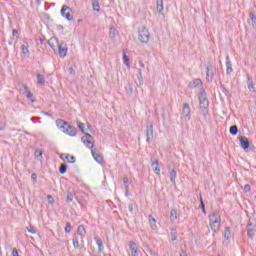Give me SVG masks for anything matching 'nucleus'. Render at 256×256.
Wrapping results in <instances>:
<instances>
[{"instance_id": "nucleus-1", "label": "nucleus", "mask_w": 256, "mask_h": 256, "mask_svg": "<svg viewBox=\"0 0 256 256\" xmlns=\"http://www.w3.org/2000/svg\"><path fill=\"white\" fill-rule=\"evenodd\" d=\"M92 137L93 136H91V134L86 133V136L81 137V141L82 143H84V145H86V147H88V149L91 150L92 157H94L95 161L97 163H101L103 161V158L101 157V154L97 153V149L94 148L95 142L91 141Z\"/></svg>"}, {"instance_id": "nucleus-2", "label": "nucleus", "mask_w": 256, "mask_h": 256, "mask_svg": "<svg viewBox=\"0 0 256 256\" xmlns=\"http://www.w3.org/2000/svg\"><path fill=\"white\" fill-rule=\"evenodd\" d=\"M200 105V114L203 115L205 121H207V115H209V100L207 99V92L204 89L200 91L198 96Z\"/></svg>"}, {"instance_id": "nucleus-3", "label": "nucleus", "mask_w": 256, "mask_h": 256, "mask_svg": "<svg viewBox=\"0 0 256 256\" xmlns=\"http://www.w3.org/2000/svg\"><path fill=\"white\" fill-rule=\"evenodd\" d=\"M56 126L62 133H66V135H69L70 137H75L77 135V129L63 119H57L56 120Z\"/></svg>"}, {"instance_id": "nucleus-4", "label": "nucleus", "mask_w": 256, "mask_h": 256, "mask_svg": "<svg viewBox=\"0 0 256 256\" xmlns=\"http://www.w3.org/2000/svg\"><path fill=\"white\" fill-rule=\"evenodd\" d=\"M209 221L210 229L213 231V233H217L219 231V227H221V215L214 212L213 214L209 215Z\"/></svg>"}, {"instance_id": "nucleus-5", "label": "nucleus", "mask_w": 256, "mask_h": 256, "mask_svg": "<svg viewBox=\"0 0 256 256\" xmlns=\"http://www.w3.org/2000/svg\"><path fill=\"white\" fill-rule=\"evenodd\" d=\"M138 39L141 43H149V39H151V33H149V29L147 27H143L138 31Z\"/></svg>"}, {"instance_id": "nucleus-6", "label": "nucleus", "mask_w": 256, "mask_h": 256, "mask_svg": "<svg viewBox=\"0 0 256 256\" xmlns=\"http://www.w3.org/2000/svg\"><path fill=\"white\" fill-rule=\"evenodd\" d=\"M62 17H65V19H67V21H73V10L71 9V7L67 6V5H63L60 11Z\"/></svg>"}, {"instance_id": "nucleus-7", "label": "nucleus", "mask_w": 256, "mask_h": 256, "mask_svg": "<svg viewBox=\"0 0 256 256\" xmlns=\"http://www.w3.org/2000/svg\"><path fill=\"white\" fill-rule=\"evenodd\" d=\"M182 115L185 121H191V106H189V103L183 104Z\"/></svg>"}, {"instance_id": "nucleus-8", "label": "nucleus", "mask_w": 256, "mask_h": 256, "mask_svg": "<svg viewBox=\"0 0 256 256\" xmlns=\"http://www.w3.org/2000/svg\"><path fill=\"white\" fill-rule=\"evenodd\" d=\"M146 141L147 143H151V141H153V123L146 126Z\"/></svg>"}, {"instance_id": "nucleus-9", "label": "nucleus", "mask_w": 256, "mask_h": 256, "mask_svg": "<svg viewBox=\"0 0 256 256\" xmlns=\"http://www.w3.org/2000/svg\"><path fill=\"white\" fill-rule=\"evenodd\" d=\"M188 87L189 89H197V87H203V81H201L199 78H196L188 84Z\"/></svg>"}, {"instance_id": "nucleus-10", "label": "nucleus", "mask_w": 256, "mask_h": 256, "mask_svg": "<svg viewBox=\"0 0 256 256\" xmlns=\"http://www.w3.org/2000/svg\"><path fill=\"white\" fill-rule=\"evenodd\" d=\"M213 77H215V73L213 72V67L206 66V79L208 83H211V81H213Z\"/></svg>"}, {"instance_id": "nucleus-11", "label": "nucleus", "mask_w": 256, "mask_h": 256, "mask_svg": "<svg viewBox=\"0 0 256 256\" xmlns=\"http://www.w3.org/2000/svg\"><path fill=\"white\" fill-rule=\"evenodd\" d=\"M239 141H240V146L242 147V149L247 150L249 148L250 143H249L248 137L240 136Z\"/></svg>"}, {"instance_id": "nucleus-12", "label": "nucleus", "mask_w": 256, "mask_h": 256, "mask_svg": "<svg viewBox=\"0 0 256 256\" xmlns=\"http://www.w3.org/2000/svg\"><path fill=\"white\" fill-rule=\"evenodd\" d=\"M129 245L131 256H139V248L137 247V243H135L134 241H130Z\"/></svg>"}, {"instance_id": "nucleus-13", "label": "nucleus", "mask_w": 256, "mask_h": 256, "mask_svg": "<svg viewBox=\"0 0 256 256\" xmlns=\"http://www.w3.org/2000/svg\"><path fill=\"white\" fill-rule=\"evenodd\" d=\"M58 51H59L60 57H66L67 51H68L67 44H64V43L58 44Z\"/></svg>"}, {"instance_id": "nucleus-14", "label": "nucleus", "mask_w": 256, "mask_h": 256, "mask_svg": "<svg viewBox=\"0 0 256 256\" xmlns=\"http://www.w3.org/2000/svg\"><path fill=\"white\" fill-rule=\"evenodd\" d=\"M226 73L227 75L233 73V64L231 63V60H229V56L226 57Z\"/></svg>"}, {"instance_id": "nucleus-15", "label": "nucleus", "mask_w": 256, "mask_h": 256, "mask_svg": "<svg viewBox=\"0 0 256 256\" xmlns=\"http://www.w3.org/2000/svg\"><path fill=\"white\" fill-rule=\"evenodd\" d=\"M151 167L156 175H159V173H161V168H159V160L152 161Z\"/></svg>"}, {"instance_id": "nucleus-16", "label": "nucleus", "mask_w": 256, "mask_h": 256, "mask_svg": "<svg viewBox=\"0 0 256 256\" xmlns=\"http://www.w3.org/2000/svg\"><path fill=\"white\" fill-rule=\"evenodd\" d=\"M156 10L160 15H163V11H164L163 0H156Z\"/></svg>"}, {"instance_id": "nucleus-17", "label": "nucleus", "mask_w": 256, "mask_h": 256, "mask_svg": "<svg viewBox=\"0 0 256 256\" xmlns=\"http://www.w3.org/2000/svg\"><path fill=\"white\" fill-rule=\"evenodd\" d=\"M20 86L23 87V89H24L23 94L26 95L27 99H32L33 94L31 93V91H29V87H27V85H25V84H21Z\"/></svg>"}, {"instance_id": "nucleus-18", "label": "nucleus", "mask_w": 256, "mask_h": 256, "mask_svg": "<svg viewBox=\"0 0 256 256\" xmlns=\"http://www.w3.org/2000/svg\"><path fill=\"white\" fill-rule=\"evenodd\" d=\"M77 235H80L81 239L87 235V231L85 230V226L79 225L77 230Z\"/></svg>"}, {"instance_id": "nucleus-19", "label": "nucleus", "mask_w": 256, "mask_h": 256, "mask_svg": "<svg viewBox=\"0 0 256 256\" xmlns=\"http://www.w3.org/2000/svg\"><path fill=\"white\" fill-rule=\"evenodd\" d=\"M59 44V40H57V38L52 37L48 40V45H50L51 49H53V51H55V45Z\"/></svg>"}, {"instance_id": "nucleus-20", "label": "nucleus", "mask_w": 256, "mask_h": 256, "mask_svg": "<svg viewBox=\"0 0 256 256\" xmlns=\"http://www.w3.org/2000/svg\"><path fill=\"white\" fill-rule=\"evenodd\" d=\"M247 85H248L249 91H251V93H255V86H253V80H251V77L249 76V74L247 75Z\"/></svg>"}, {"instance_id": "nucleus-21", "label": "nucleus", "mask_w": 256, "mask_h": 256, "mask_svg": "<svg viewBox=\"0 0 256 256\" xmlns=\"http://www.w3.org/2000/svg\"><path fill=\"white\" fill-rule=\"evenodd\" d=\"M22 49V53L25 57H29V44L27 42H25L24 44H22L21 46Z\"/></svg>"}, {"instance_id": "nucleus-22", "label": "nucleus", "mask_w": 256, "mask_h": 256, "mask_svg": "<svg viewBox=\"0 0 256 256\" xmlns=\"http://www.w3.org/2000/svg\"><path fill=\"white\" fill-rule=\"evenodd\" d=\"M249 17H250V25H252L253 29H256V16L253 12H250L249 14Z\"/></svg>"}, {"instance_id": "nucleus-23", "label": "nucleus", "mask_w": 256, "mask_h": 256, "mask_svg": "<svg viewBox=\"0 0 256 256\" xmlns=\"http://www.w3.org/2000/svg\"><path fill=\"white\" fill-rule=\"evenodd\" d=\"M170 181L175 185V179H177V171L175 169H170Z\"/></svg>"}, {"instance_id": "nucleus-24", "label": "nucleus", "mask_w": 256, "mask_h": 256, "mask_svg": "<svg viewBox=\"0 0 256 256\" xmlns=\"http://www.w3.org/2000/svg\"><path fill=\"white\" fill-rule=\"evenodd\" d=\"M123 183H124V189L126 191L125 195L128 196L129 195V178H127V176H124Z\"/></svg>"}, {"instance_id": "nucleus-25", "label": "nucleus", "mask_w": 256, "mask_h": 256, "mask_svg": "<svg viewBox=\"0 0 256 256\" xmlns=\"http://www.w3.org/2000/svg\"><path fill=\"white\" fill-rule=\"evenodd\" d=\"M123 61L126 67L128 69H131V64L129 63V56H127V53L125 52V50H123Z\"/></svg>"}, {"instance_id": "nucleus-26", "label": "nucleus", "mask_w": 256, "mask_h": 256, "mask_svg": "<svg viewBox=\"0 0 256 256\" xmlns=\"http://www.w3.org/2000/svg\"><path fill=\"white\" fill-rule=\"evenodd\" d=\"M63 157L67 160L68 163L75 162V156H72L70 154H62L61 159H63Z\"/></svg>"}, {"instance_id": "nucleus-27", "label": "nucleus", "mask_w": 256, "mask_h": 256, "mask_svg": "<svg viewBox=\"0 0 256 256\" xmlns=\"http://www.w3.org/2000/svg\"><path fill=\"white\" fill-rule=\"evenodd\" d=\"M92 7L94 11H101V6L99 5V0H91Z\"/></svg>"}, {"instance_id": "nucleus-28", "label": "nucleus", "mask_w": 256, "mask_h": 256, "mask_svg": "<svg viewBox=\"0 0 256 256\" xmlns=\"http://www.w3.org/2000/svg\"><path fill=\"white\" fill-rule=\"evenodd\" d=\"M255 233H256V230L251 228V224H249L248 226V232H247V235L250 239H253V237H255Z\"/></svg>"}, {"instance_id": "nucleus-29", "label": "nucleus", "mask_w": 256, "mask_h": 256, "mask_svg": "<svg viewBox=\"0 0 256 256\" xmlns=\"http://www.w3.org/2000/svg\"><path fill=\"white\" fill-rule=\"evenodd\" d=\"M137 79L139 81L138 85L141 87V85H143V72L141 69H138Z\"/></svg>"}, {"instance_id": "nucleus-30", "label": "nucleus", "mask_w": 256, "mask_h": 256, "mask_svg": "<svg viewBox=\"0 0 256 256\" xmlns=\"http://www.w3.org/2000/svg\"><path fill=\"white\" fill-rule=\"evenodd\" d=\"M239 133V128L237 125L230 126V135H237Z\"/></svg>"}, {"instance_id": "nucleus-31", "label": "nucleus", "mask_w": 256, "mask_h": 256, "mask_svg": "<svg viewBox=\"0 0 256 256\" xmlns=\"http://www.w3.org/2000/svg\"><path fill=\"white\" fill-rule=\"evenodd\" d=\"M38 85H45V76L41 74H37Z\"/></svg>"}, {"instance_id": "nucleus-32", "label": "nucleus", "mask_w": 256, "mask_h": 256, "mask_svg": "<svg viewBox=\"0 0 256 256\" xmlns=\"http://www.w3.org/2000/svg\"><path fill=\"white\" fill-rule=\"evenodd\" d=\"M59 173L65 175L67 173V164L62 163L59 167Z\"/></svg>"}, {"instance_id": "nucleus-33", "label": "nucleus", "mask_w": 256, "mask_h": 256, "mask_svg": "<svg viewBox=\"0 0 256 256\" xmlns=\"http://www.w3.org/2000/svg\"><path fill=\"white\" fill-rule=\"evenodd\" d=\"M72 243L75 249H79V238L77 237V235L73 236Z\"/></svg>"}, {"instance_id": "nucleus-34", "label": "nucleus", "mask_w": 256, "mask_h": 256, "mask_svg": "<svg viewBox=\"0 0 256 256\" xmlns=\"http://www.w3.org/2000/svg\"><path fill=\"white\" fill-rule=\"evenodd\" d=\"M231 238V228L226 227L224 232V239L229 240Z\"/></svg>"}, {"instance_id": "nucleus-35", "label": "nucleus", "mask_w": 256, "mask_h": 256, "mask_svg": "<svg viewBox=\"0 0 256 256\" xmlns=\"http://www.w3.org/2000/svg\"><path fill=\"white\" fill-rule=\"evenodd\" d=\"M170 219H171V221H175V219H177V210H175V209L171 210Z\"/></svg>"}, {"instance_id": "nucleus-36", "label": "nucleus", "mask_w": 256, "mask_h": 256, "mask_svg": "<svg viewBox=\"0 0 256 256\" xmlns=\"http://www.w3.org/2000/svg\"><path fill=\"white\" fill-rule=\"evenodd\" d=\"M170 235L172 241H177V230L171 229Z\"/></svg>"}, {"instance_id": "nucleus-37", "label": "nucleus", "mask_w": 256, "mask_h": 256, "mask_svg": "<svg viewBox=\"0 0 256 256\" xmlns=\"http://www.w3.org/2000/svg\"><path fill=\"white\" fill-rule=\"evenodd\" d=\"M200 209H202V212L204 215H207V211L205 210V202H203V198L200 197Z\"/></svg>"}, {"instance_id": "nucleus-38", "label": "nucleus", "mask_w": 256, "mask_h": 256, "mask_svg": "<svg viewBox=\"0 0 256 256\" xmlns=\"http://www.w3.org/2000/svg\"><path fill=\"white\" fill-rule=\"evenodd\" d=\"M77 125H78V129H80V131H82V133H85V131H86L85 123L77 122Z\"/></svg>"}, {"instance_id": "nucleus-39", "label": "nucleus", "mask_w": 256, "mask_h": 256, "mask_svg": "<svg viewBox=\"0 0 256 256\" xmlns=\"http://www.w3.org/2000/svg\"><path fill=\"white\" fill-rule=\"evenodd\" d=\"M127 93L131 94L133 93V84L128 83V85L125 87Z\"/></svg>"}, {"instance_id": "nucleus-40", "label": "nucleus", "mask_w": 256, "mask_h": 256, "mask_svg": "<svg viewBox=\"0 0 256 256\" xmlns=\"http://www.w3.org/2000/svg\"><path fill=\"white\" fill-rule=\"evenodd\" d=\"M149 222L151 223L152 227H157V220H155L152 215L149 216Z\"/></svg>"}, {"instance_id": "nucleus-41", "label": "nucleus", "mask_w": 256, "mask_h": 256, "mask_svg": "<svg viewBox=\"0 0 256 256\" xmlns=\"http://www.w3.org/2000/svg\"><path fill=\"white\" fill-rule=\"evenodd\" d=\"M110 39H115V27H110V34H109Z\"/></svg>"}, {"instance_id": "nucleus-42", "label": "nucleus", "mask_w": 256, "mask_h": 256, "mask_svg": "<svg viewBox=\"0 0 256 256\" xmlns=\"http://www.w3.org/2000/svg\"><path fill=\"white\" fill-rule=\"evenodd\" d=\"M96 244H97L98 247H99V251H103V240L97 239V240H96Z\"/></svg>"}, {"instance_id": "nucleus-43", "label": "nucleus", "mask_w": 256, "mask_h": 256, "mask_svg": "<svg viewBox=\"0 0 256 256\" xmlns=\"http://www.w3.org/2000/svg\"><path fill=\"white\" fill-rule=\"evenodd\" d=\"M67 201L68 203H71V201H73V193H71V191L67 192Z\"/></svg>"}, {"instance_id": "nucleus-44", "label": "nucleus", "mask_w": 256, "mask_h": 256, "mask_svg": "<svg viewBox=\"0 0 256 256\" xmlns=\"http://www.w3.org/2000/svg\"><path fill=\"white\" fill-rule=\"evenodd\" d=\"M65 233H71V223L69 222L66 223Z\"/></svg>"}, {"instance_id": "nucleus-45", "label": "nucleus", "mask_w": 256, "mask_h": 256, "mask_svg": "<svg viewBox=\"0 0 256 256\" xmlns=\"http://www.w3.org/2000/svg\"><path fill=\"white\" fill-rule=\"evenodd\" d=\"M244 191H245L246 193H249V191H251V185L246 184V185L244 186Z\"/></svg>"}, {"instance_id": "nucleus-46", "label": "nucleus", "mask_w": 256, "mask_h": 256, "mask_svg": "<svg viewBox=\"0 0 256 256\" xmlns=\"http://www.w3.org/2000/svg\"><path fill=\"white\" fill-rule=\"evenodd\" d=\"M28 233H31L32 235H35L37 233V230L34 228H27Z\"/></svg>"}, {"instance_id": "nucleus-47", "label": "nucleus", "mask_w": 256, "mask_h": 256, "mask_svg": "<svg viewBox=\"0 0 256 256\" xmlns=\"http://www.w3.org/2000/svg\"><path fill=\"white\" fill-rule=\"evenodd\" d=\"M34 155L35 157H41V155H43V152L41 150H36Z\"/></svg>"}, {"instance_id": "nucleus-48", "label": "nucleus", "mask_w": 256, "mask_h": 256, "mask_svg": "<svg viewBox=\"0 0 256 256\" xmlns=\"http://www.w3.org/2000/svg\"><path fill=\"white\" fill-rule=\"evenodd\" d=\"M12 256H19V252L17 251V248H13Z\"/></svg>"}, {"instance_id": "nucleus-49", "label": "nucleus", "mask_w": 256, "mask_h": 256, "mask_svg": "<svg viewBox=\"0 0 256 256\" xmlns=\"http://www.w3.org/2000/svg\"><path fill=\"white\" fill-rule=\"evenodd\" d=\"M31 179H33L34 183H37V174L32 173Z\"/></svg>"}, {"instance_id": "nucleus-50", "label": "nucleus", "mask_w": 256, "mask_h": 256, "mask_svg": "<svg viewBox=\"0 0 256 256\" xmlns=\"http://www.w3.org/2000/svg\"><path fill=\"white\" fill-rule=\"evenodd\" d=\"M128 210L130 211V213H133V204L128 205Z\"/></svg>"}, {"instance_id": "nucleus-51", "label": "nucleus", "mask_w": 256, "mask_h": 256, "mask_svg": "<svg viewBox=\"0 0 256 256\" xmlns=\"http://www.w3.org/2000/svg\"><path fill=\"white\" fill-rule=\"evenodd\" d=\"M139 66H140L142 69H145V64L143 63V61H139Z\"/></svg>"}, {"instance_id": "nucleus-52", "label": "nucleus", "mask_w": 256, "mask_h": 256, "mask_svg": "<svg viewBox=\"0 0 256 256\" xmlns=\"http://www.w3.org/2000/svg\"><path fill=\"white\" fill-rule=\"evenodd\" d=\"M17 33H18V31L17 30H12V35H13V37H15V35H17Z\"/></svg>"}, {"instance_id": "nucleus-53", "label": "nucleus", "mask_w": 256, "mask_h": 256, "mask_svg": "<svg viewBox=\"0 0 256 256\" xmlns=\"http://www.w3.org/2000/svg\"><path fill=\"white\" fill-rule=\"evenodd\" d=\"M38 119H40V118H39V117H32V118H31V121L35 122V121H37Z\"/></svg>"}, {"instance_id": "nucleus-54", "label": "nucleus", "mask_w": 256, "mask_h": 256, "mask_svg": "<svg viewBox=\"0 0 256 256\" xmlns=\"http://www.w3.org/2000/svg\"><path fill=\"white\" fill-rule=\"evenodd\" d=\"M48 117H51V114L49 112H44Z\"/></svg>"}, {"instance_id": "nucleus-55", "label": "nucleus", "mask_w": 256, "mask_h": 256, "mask_svg": "<svg viewBox=\"0 0 256 256\" xmlns=\"http://www.w3.org/2000/svg\"><path fill=\"white\" fill-rule=\"evenodd\" d=\"M70 73H73V68H70Z\"/></svg>"}, {"instance_id": "nucleus-56", "label": "nucleus", "mask_w": 256, "mask_h": 256, "mask_svg": "<svg viewBox=\"0 0 256 256\" xmlns=\"http://www.w3.org/2000/svg\"><path fill=\"white\" fill-rule=\"evenodd\" d=\"M81 21H83V20L79 19V20H78V23H81Z\"/></svg>"}, {"instance_id": "nucleus-57", "label": "nucleus", "mask_w": 256, "mask_h": 256, "mask_svg": "<svg viewBox=\"0 0 256 256\" xmlns=\"http://www.w3.org/2000/svg\"><path fill=\"white\" fill-rule=\"evenodd\" d=\"M0 131H3V127L0 126Z\"/></svg>"}, {"instance_id": "nucleus-58", "label": "nucleus", "mask_w": 256, "mask_h": 256, "mask_svg": "<svg viewBox=\"0 0 256 256\" xmlns=\"http://www.w3.org/2000/svg\"><path fill=\"white\" fill-rule=\"evenodd\" d=\"M48 199H51V195H48Z\"/></svg>"}, {"instance_id": "nucleus-59", "label": "nucleus", "mask_w": 256, "mask_h": 256, "mask_svg": "<svg viewBox=\"0 0 256 256\" xmlns=\"http://www.w3.org/2000/svg\"><path fill=\"white\" fill-rule=\"evenodd\" d=\"M13 43L12 42H9V45H12Z\"/></svg>"}, {"instance_id": "nucleus-60", "label": "nucleus", "mask_w": 256, "mask_h": 256, "mask_svg": "<svg viewBox=\"0 0 256 256\" xmlns=\"http://www.w3.org/2000/svg\"><path fill=\"white\" fill-rule=\"evenodd\" d=\"M87 129H89V125L87 126Z\"/></svg>"}, {"instance_id": "nucleus-61", "label": "nucleus", "mask_w": 256, "mask_h": 256, "mask_svg": "<svg viewBox=\"0 0 256 256\" xmlns=\"http://www.w3.org/2000/svg\"><path fill=\"white\" fill-rule=\"evenodd\" d=\"M180 256H183V254H180Z\"/></svg>"}]
</instances>
